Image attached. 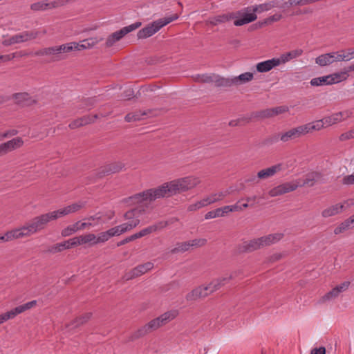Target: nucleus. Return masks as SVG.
Here are the masks:
<instances>
[{"instance_id": "obj_1", "label": "nucleus", "mask_w": 354, "mask_h": 354, "mask_svg": "<svg viewBox=\"0 0 354 354\" xmlns=\"http://www.w3.org/2000/svg\"><path fill=\"white\" fill-rule=\"evenodd\" d=\"M201 183L198 177L189 176L167 182L156 188L145 190L129 197L132 203L152 202L156 199L168 198L194 189Z\"/></svg>"}, {"instance_id": "obj_2", "label": "nucleus", "mask_w": 354, "mask_h": 354, "mask_svg": "<svg viewBox=\"0 0 354 354\" xmlns=\"http://www.w3.org/2000/svg\"><path fill=\"white\" fill-rule=\"evenodd\" d=\"M178 310L175 309L164 313L159 317L151 320L147 324L135 330L131 335L129 337L130 339L134 341L145 337L152 331L158 329L174 319L178 315Z\"/></svg>"}, {"instance_id": "obj_3", "label": "nucleus", "mask_w": 354, "mask_h": 354, "mask_svg": "<svg viewBox=\"0 0 354 354\" xmlns=\"http://www.w3.org/2000/svg\"><path fill=\"white\" fill-rule=\"evenodd\" d=\"M283 237L282 233H275L245 241L241 246L243 252H252L266 246L277 243Z\"/></svg>"}, {"instance_id": "obj_4", "label": "nucleus", "mask_w": 354, "mask_h": 354, "mask_svg": "<svg viewBox=\"0 0 354 354\" xmlns=\"http://www.w3.org/2000/svg\"><path fill=\"white\" fill-rule=\"evenodd\" d=\"M77 48L73 43H67L60 46L44 48L35 53L37 56L52 55V61L57 62L64 59L62 55L73 51Z\"/></svg>"}, {"instance_id": "obj_5", "label": "nucleus", "mask_w": 354, "mask_h": 354, "mask_svg": "<svg viewBox=\"0 0 354 354\" xmlns=\"http://www.w3.org/2000/svg\"><path fill=\"white\" fill-rule=\"evenodd\" d=\"M46 33L47 30L46 28L24 31L19 34L15 35L8 39H4L2 44L5 46H8L15 44L26 42L44 36Z\"/></svg>"}, {"instance_id": "obj_6", "label": "nucleus", "mask_w": 354, "mask_h": 354, "mask_svg": "<svg viewBox=\"0 0 354 354\" xmlns=\"http://www.w3.org/2000/svg\"><path fill=\"white\" fill-rule=\"evenodd\" d=\"M178 18V14H174L170 17L160 19L152 22L146 27L142 28L138 32V39H145L149 37L157 32L161 28L168 24L176 20Z\"/></svg>"}, {"instance_id": "obj_7", "label": "nucleus", "mask_w": 354, "mask_h": 354, "mask_svg": "<svg viewBox=\"0 0 354 354\" xmlns=\"http://www.w3.org/2000/svg\"><path fill=\"white\" fill-rule=\"evenodd\" d=\"M49 222L46 214L39 215L24 224L26 229L24 231L26 232L29 237L44 230Z\"/></svg>"}, {"instance_id": "obj_8", "label": "nucleus", "mask_w": 354, "mask_h": 354, "mask_svg": "<svg viewBox=\"0 0 354 354\" xmlns=\"http://www.w3.org/2000/svg\"><path fill=\"white\" fill-rule=\"evenodd\" d=\"M193 80L196 82L214 83L216 87H225V77L215 73L198 74L194 76Z\"/></svg>"}, {"instance_id": "obj_9", "label": "nucleus", "mask_w": 354, "mask_h": 354, "mask_svg": "<svg viewBox=\"0 0 354 354\" xmlns=\"http://www.w3.org/2000/svg\"><path fill=\"white\" fill-rule=\"evenodd\" d=\"M37 304L36 300H32L31 301L27 302L23 305L15 307V308L8 311L5 313L0 315V324L4 323L5 322L15 318L17 315L20 313L25 312L27 310H29Z\"/></svg>"}, {"instance_id": "obj_10", "label": "nucleus", "mask_w": 354, "mask_h": 354, "mask_svg": "<svg viewBox=\"0 0 354 354\" xmlns=\"http://www.w3.org/2000/svg\"><path fill=\"white\" fill-rule=\"evenodd\" d=\"M288 111L286 106H280L270 109H266L258 111L252 112V116L257 120H263L277 116Z\"/></svg>"}, {"instance_id": "obj_11", "label": "nucleus", "mask_w": 354, "mask_h": 354, "mask_svg": "<svg viewBox=\"0 0 354 354\" xmlns=\"http://www.w3.org/2000/svg\"><path fill=\"white\" fill-rule=\"evenodd\" d=\"M124 167L125 164L121 161H116L106 164L99 169L96 173V176L101 178L106 176L118 173L122 171Z\"/></svg>"}, {"instance_id": "obj_12", "label": "nucleus", "mask_w": 354, "mask_h": 354, "mask_svg": "<svg viewBox=\"0 0 354 354\" xmlns=\"http://www.w3.org/2000/svg\"><path fill=\"white\" fill-rule=\"evenodd\" d=\"M178 219L177 218H172L170 221H159L152 225H150L143 230H140L139 232L134 234L136 239H139L143 237L146 235L150 234L151 233L155 232L158 230H160L165 227H167L169 223H173L174 221H177Z\"/></svg>"}, {"instance_id": "obj_13", "label": "nucleus", "mask_w": 354, "mask_h": 354, "mask_svg": "<svg viewBox=\"0 0 354 354\" xmlns=\"http://www.w3.org/2000/svg\"><path fill=\"white\" fill-rule=\"evenodd\" d=\"M212 294L208 284L206 286H200L193 289L187 294L185 299L188 301H193L200 299H204Z\"/></svg>"}, {"instance_id": "obj_14", "label": "nucleus", "mask_w": 354, "mask_h": 354, "mask_svg": "<svg viewBox=\"0 0 354 354\" xmlns=\"http://www.w3.org/2000/svg\"><path fill=\"white\" fill-rule=\"evenodd\" d=\"M299 187V182H288L279 185L269 191V195L272 197L280 196L295 190Z\"/></svg>"}, {"instance_id": "obj_15", "label": "nucleus", "mask_w": 354, "mask_h": 354, "mask_svg": "<svg viewBox=\"0 0 354 354\" xmlns=\"http://www.w3.org/2000/svg\"><path fill=\"white\" fill-rule=\"evenodd\" d=\"M153 268V263L151 262H147L143 264L138 265L129 272L126 273L124 278L125 280H131L136 278L147 272L151 270Z\"/></svg>"}, {"instance_id": "obj_16", "label": "nucleus", "mask_w": 354, "mask_h": 354, "mask_svg": "<svg viewBox=\"0 0 354 354\" xmlns=\"http://www.w3.org/2000/svg\"><path fill=\"white\" fill-rule=\"evenodd\" d=\"M254 78V75L252 73L246 72L242 73L238 76H236L233 78H226L225 77V87H231L232 86H239L248 83L252 81Z\"/></svg>"}, {"instance_id": "obj_17", "label": "nucleus", "mask_w": 354, "mask_h": 354, "mask_svg": "<svg viewBox=\"0 0 354 354\" xmlns=\"http://www.w3.org/2000/svg\"><path fill=\"white\" fill-rule=\"evenodd\" d=\"M15 104L21 106H30L37 104V100L26 92L17 93L12 95Z\"/></svg>"}, {"instance_id": "obj_18", "label": "nucleus", "mask_w": 354, "mask_h": 354, "mask_svg": "<svg viewBox=\"0 0 354 354\" xmlns=\"http://www.w3.org/2000/svg\"><path fill=\"white\" fill-rule=\"evenodd\" d=\"M240 271H235L231 273L229 277H218L213 279L209 283H208L209 288L212 291V293L216 292L219 290L221 287L224 286L226 283H227L230 280L236 277Z\"/></svg>"}, {"instance_id": "obj_19", "label": "nucleus", "mask_w": 354, "mask_h": 354, "mask_svg": "<svg viewBox=\"0 0 354 354\" xmlns=\"http://www.w3.org/2000/svg\"><path fill=\"white\" fill-rule=\"evenodd\" d=\"M280 133L281 141L286 142L292 140L300 138L305 135L302 125L297 127L292 128L286 132H281Z\"/></svg>"}, {"instance_id": "obj_20", "label": "nucleus", "mask_w": 354, "mask_h": 354, "mask_svg": "<svg viewBox=\"0 0 354 354\" xmlns=\"http://www.w3.org/2000/svg\"><path fill=\"white\" fill-rule=\"evenodd\" d=\"M245 12H243V13L241 11H239L235 13L236 14L235 18L238 17L239 16L241 17V19H236L234 21V24L236 26H243L244 24H247L250 22H252L257 19V16L254 12L248 11L247 8L245 9Z\"/></svg>"}, {"instance_id": "obj_21", "label": "nucleus", "mask_w": 354, "mask_h": 354, "mask_svg": "<svg viewBox=\"0 0 354 354\" xmlns=\"http://www.w3.org/2000/svg\"><path fill=\"white\" fill-rule=\"evenodd\" d=\"M147 207L143 205H140L136 207L127 211L124 217L129 221H134L135 220H140V217L146 212Z\"/></svg>"}, {"instance_id": "obj_22", "label": "nucleus", "mask_w": 354, "mask_h": 354, "mask_svg": "<svg viewBox=\"0 0 354 354\" xmlns=\"http://www.w3.org/2000/svg\"><path fill=\"white\" fill-rule=\"evenodd\" d=\"M279 65V61L277 58H272L257 64V71L259 73H266L270 71L274 67Z\"/></svg>"}, {"instance_id": "obj_23", "label": "nucleus", "mask_w": 354, "mask_h": 354, "mask_svg": "<svg viewBox=\"0 0 354 354\" xmlns=\"http://www.w3.org/2000/svg\"><path fill=\"white\" fill-rule=\"evenodd\" d=\"M91 313H84L75 318L70 323L67 324L66 327L70 328H78L88 322L91 319Z\"/></svg>"}, {"instance_id": "obj_24", "label": "nucleus", "mask_w": 354, "mask_h": 354, "mask_svg": "<svg viewBox=\"0 0 354 354\" xmlns=\"http://www.w3.org/2000/svg\"><path fill=\"white\" fill-rule=\"evenodd\" d=\"M276 7H279L278 1H271L266 2V3H264L262 4L256 5L255 6H253L252 8L248 7L247 10L252 11L256 14V12L261 13V12H263L265 11H268V10H271L272 8H274Z\"/></svg>"}, {"instance_id": "obj_25", "label": "nucleus", "mask_w": 354, "mask_h": 354, "mask_svg": "<svg viewBox=\"0 0 354 354\" xmlns=\"http://www.w3.org/2000/svg\"><path fill=\"white\" fill-rule=\"evenodd\" d=\"M87 224L82 223L81 221H77L75 223L68 225L62 230L61 234L62 236H68L79 230H82L86 228Z\"/></svg>"}, {"instance_id": "obj_26", "label": "nucleus", "mask_w": 354, "mask_h": 354, "mask_svg": "<svg viewBox=\"0 0 354 354\" xmlns=\"http://www.w3.org/2000/svg\"><path fill=\"white\" fill-rule=\"evenodd\" d=\"M141 25H142L141 22L138 21V22L132 24L129 26H125V27L121 28L120 30L113 32V36L115 37V38H117V39L118 41H120L126 35L136 30L137 28L140 27Z\"/></svg>"}, {"instance_id": "obj_27", "label": "nucleus", "mask_w": 354, "mask_h": 354, "mask_svg": "<svg viewBox=\"0 0 354 354\" xmlns=\"http://www.w3.org/2000/svg\"><path fill=\"white\" fill-rule=\"evenodd\" d=\"M281 165L280 164L273 165L270 167L262 169L257 173L259 179H266L273 176L277 172L281 170Z\"/></svg>"}, {"instance_id": "obj_28", "label": "nucleus", "mask_w": 354, "mask_h": 354, "mask_svg": "<svg viewBox=\"0 0 354 354\" xmlns=\"http://www.w3.org/2000/svg\"><path fill=\"white\" fill-rule=\"evenodd\" d=\"M322 178V174L319 172H311L308 174L304 179L303 180L302 183H299V187H313L315 183Z\"/></svg>"}, {"instance_id": "obj_29", "label": "nucleus", "mask_w": 354, "mask_h": 354, "mask_svg": "<svg viewBox=\"0 0 354 354\" xmlns=\"http://www.w3.org/2000/svg\"><path fill=\"white\" fill-rule=\"evenodd\" d=\"M24 225L21 226L18 228H15L12 230L7 231L6 233L8 236L9 241H13L15 239H19L24 237H28V234L26 231H24L25 230Z\"/></svg>"}, {"instance_id": "obj_30", "label": "nucleus", "mask_w": 354, "mask_h": 354, "mask_svg": "<svg viewBox=\"0 0 354 354\" xmlns=\"http://www.w3.org/2000/svg\"><path fill=\"white\" fill-rule=\"evenodd\" d=\"M236 17V14L234 12L227 13L221 15L215 16L212 18H210L209 20V24L213 26H216L219 24L225 23L230 21L232 19Z\"/></svg>"}, {"instance_id": "obj_31", "label": "nucleus", "mask_w": 354, "mask_h": 354, "mask_svg": "<svg viewBox=\"0 0 354 354\" xmlns=\"http://www.w3.org/2000/svg\"><path fill=\"white\" fill-rule=\"evenodd\" d=\"M303 53L302 49H295L284 54H282L279 58H277L279 61V65L281 64H285L288 61L297 58L301 55Z\"/></svg>"}, {"instance_id": "obj_32", "label": "nucleus", "mask_w": 354, "mask_h": 354, "mask_svg": "<svg viewBox=\"0 0 354 354\" xmlns=\"http://www.w3.org/2000/svg\"><path fill=\"white\" fill-rule=\"evenodd\" d=\"M102 39H103L102 38L97 39L96 37L88 38L87 39L82 41V44H81L76 43V42H73L75 44V46H77V48H75L73 50V51L74 50L80 51L83 49H86L87 48L92 47V46H95V44H98Z\"/></svg>"}, {"instance_id": "obj_33", "label": "nucleus", "mask_w": 354, "mask_h": 354, "mask_svg": "<svg viewBox=\"0 0 354 354\" xmlns=\"http://www.w3.org/2000/svg\"><path fill=\"white\" fill-rule=\"evenodd\" d=\"M343 208L344 205L342 204L337 203L324 209L322 215L324 218L330 217L340 213Z\"/></svg>"}, {"instance_id": "obj_34", "label": "nucleus", "mask_w": 354, "mask_h": 354, "mask_svg": "<svg viewBox=\"0 0 354 354\" xmlns=\"http://www.w3.org/2000/svg\"><path fill=\"white\" fill-rule=\"evenodd\" d=\"M348 68L345 69L344 71H341L339 73H335L330 75H328L329 84H333L336 83H339L342 81L346 80L348 76Z\"/></svg>"}, {"instance_id": "obj_35", "label": "nucleus", "mask_w": 354, "mask_h": 354, "mask_svg": "<svg viewBox=\"0 0 354 354\" xmlns=\"http://www.w3.org/2000/svg\"><path fill=\"white\" fill-rule=\"evenodd\" d=\"M149 113H151L150 110L147 111L138 110L134 112L128 113L125 116L124 120L127 122L140 121L142 120L143 116L148 115Z\"/></svg>"}, {"instance_id": "obj_36", "label": "nucleus", "mask_w": 354, "mask_h": 354, "mask_svg": "<svg viewBox=\"0 0 354 354\" xmlns=\"http://www.w3.org/2000/svg\"><path fill=\"white\" fill-rule=\"evenodd\" d=\"M229 194L227 191L226 192H219L217 193H212L209 196H205L207 200V205H212L216 202L223 201L226 196Z\"/></svg>"}, {"instance_id": "obj_37", "label": "nucleus", "mask_w": 354, "mask_h": 354, "mask_svg": "<svg viewBox=\"0 0 354 354\" xmlns=\"http://www.w3.org/2000/svg\"><path fill=\"white\" fill-rule=\"evenodd\" d=\"M348 117L347 112H338L330 116L325 117L324 122L327 125H332L344 120V116Z\"/></svg>"}, {"instance_id": "obj_38", "label": "nucleus", "mask_w": 354, "mask_h": 354, "mask_svg": "<svg viewBox=\"0 0 354 354\" xmlns=\"http://www.w3.org/2000/svg\"><path fill=\"white\" fill-rule=\"evenodd\" d=\"M332 53L322 54L315 59V63L320 66H326L333 63Z\"/></svg>"}, {"instance_id": "obj_39", "label": "nucleus", "mask_w": 354, "mask_h": 354, "mask_svg": "<svg viewBox=\"0 0 354 354\" xmlns=\"http://www.w3.org/2000/svg\"><path fill=\"white\" fill-rule=\"evenodd\" d=\"M325 124L324 118L320 120H317L313 123L306 124L302 125L305 135L309 132H311L314 130H320L324 127V124Z\"/></svg>"}, {"instance_id": "obj_40", "label": "nucleus", "mask_w": 354, "mask_h": 354, "mask_svg": "<svg viewBox=\"0 0 354 354\" xmlns=\"http://www.w3.org/2000/svg\"><path fill=\"white\" fill-rule=\"evenodd\" d=\"M109 114H110V113H106V114L101 113L100 116L101 117H106ZM99 117H100V115H98V114L86 115H84L82 117H80V119L81 120V122L82 123V126H85V125H87V124H90L94 123L95 121L97 118H99Z\"/></svg>"}, {"instance_id": "obj_41", "label": "nucleus", "mask_w": 354, "mask_h": 354, "mask_svg": "<svg viewBox=\"0 0 354 354\" xmlns=\"http://www.w3.org/2000/svg\"><path fill=\"white\" fill-rule=\"evenodd\" d=\"M281 18L282 15L281 14L276 13L266 19H264L263 21H259L256 25L258 26L259 28H262L273 22L279 21Z\"/></svg>"}, {"instance_id": "obj_42", "label": "nucleus", "mask_w": 354, "mask_h": 354, "mask_svg": "<svg viewBox=\"0 0 354 354\" xmlns=\"http://www.w3.org/2000/svg\"><path fill=\"white\" fill-rule=\"evenodd\" d=\"M140 220H135L134 221H128L127 223L118 225L120 234L126 232L130 231L140 224Z\"/></svg>"}, {"instance_id": "obj_43", "label": "nucleus", "mask_w": 354, "mask_h": 354, "mask_svg": "<svg viewBox=\"0 0 354 354\" xmlns=\"http://www.w3.org/2000/svg\"><path fill=\"white\" fill-rule=\"evenodd\" d=\"M46 214L49 221L56 220L58 218L68 215L66 207H64V208H62V209H59L58 210L53 211L51 212L46 213Z\"/></svg>"}, {"instance_id": "obj_44", "label": "nucleus", "mask_w": 354, "mask_h": 354, "mask_svg": "<svg viewBox=\"0 0 354 354\" xmlns=\"http://www.w3.org/2000/svg\"><path fill=\"white\" fill-rule=\"evenodd\" d=\"M97 102L95 97H88L82 100L79 105V109H87L88 110L91 109Z\"/></svg>"}, {"instance_id": "obj_45", "label": "nucleus", "mask_w": 354, "mask_h": 354, "mask_svg": "<svg viewBox=\"0 0 354 354\" xmlns=\"http://www.w3.org/2000/svg\"><path fill=\"white\" fill-rule=\"evenodd\" d=\"M190 248V244L189 241L182 242V243H178L176 244V247L173 248L171 250V253L172 254H176L178 252H184Z\"/></svg>"}, {"instance_id": "obj_46", "label": "nucleus", "mask_w": 354, "mask_h": 354, "mask_svg": "<svg viewBox=\"0 0 354 354\" xmlns=\"http://www.w3.org/2000/svg\"><path fill=\"white\" fill-rule=\"evenodd\" d=\"M328 75L315 77L310 80V84L313 86H318L322 85H330L329 84Z\"/></svg>"}, {"instance_id": "obj_47", "label": "nucleus", "mask_w": 354, "mask_h": 354, "mask_svg": "<svg viewBox=\"0 0 354 354\" xmlns=\"http://www.w3.org/2000/svg\"><path fill=\"white\" fill-rule=\"evenodd\" d=\"M80 240L81 245L90 243L94 245V241H95V234L92 233L86 234L84 235L78 236Z\"/></svg>"}, {"instance_id": "obj_48", "label": "nucleus", "mask_w": 354, "mask_h": 354, "mask_svg": "<svg viewBox=\"0 0 354 354\" xmlns=\"http://www.w3.org/2000/svg\"><path fill=\"white\" fill-rule=\"evenodd\" d=\"M279 140H281L280 133H275L265 138L263 141V144L269 146L277 142Z\"/></svg>"}, {"instance_id": "obj_49", "label": "nucleus", "mask_w": 354, "mask_h": 354, "mask_svg": "<svg viewBox=\"0 0 354 354\" xmlns=\"http://www.w3.org/2000/svg\"><path fill=\"white\" fill-rule=\"evenodd\" d=\"M344 52H345L344 50H342L336 51V52H332V55H333V62H342V61L347 62L348 56H346Z\"/></svg>"}, {"instance_id": "obj_50", "label": "nucleus", "mask_w": 354, "mask_h": 354, "mask_svg": "<svg viewBox=\"0 0 354 354\" xmlns=\"http://www.w3.org/2000/svg\"><path fill=\"white\" fill-rule=\"evenodd\" d=\"M84 207V203H73L70 205H68L65 207L66 209L67 214H69L71 213L78 212L80 209H81Z\"/></svg>"}, {"instance_id": "obj_51", "label": "nucleus", "mask_w": 354, "mask_h": 354, "mask_svg": "<svg viewBox=\"0 0 354 354\" xmlns=\"http://www.w3.org/2000/svg\"><path fill=\"white\" fill-rule=\"evenodd\" d=\"M217 217H223L219 207L214 210L209 211L205 214V219L206 220Z\"/></svg>"}, {"instance_id": "obj_52", "label": "nucleus", "mask_w": 354, "mask_h": 354, "mask_svg": "<svg viewBox=\"0 0 354 354\" xmlns=\"http://www.w3.org/2000/svg\"><path fill=\"white\" fill-rule=\"evenodd\" d=\"M10 142L8 141L6 142L2 143L0 145V156H2L8 152L13 151Z\"/></svg>"}, {"instance_id": "obj_53", "label": "nucleus", "mask_w": 354, "mask_h": 354, "mask_svg": "<svg viewBox=\"0 0 354 354\" xmlns=\"http://www.w3.org/2000/svg\"><path fill=\"white\" fill-rule=\"evenodd\" d=\"M110 238L109 237L107 233L105 232H100L95 236V241H94V245L98 243H102L107 241Z\"/></svg>"}, {"instance_id": "obj_54", "label": "nucleus", "mask_w": 354, "mask_h": 354, "mask_svg": "<svg viewBox=\"0 0 354 354\" xmlns=\"http://www.w3.org/2000/svg\"><path fill=\"white\" fill-rule=\"evenodd\" d=\"M339 295V293L337 292L335 288H333L330 291L327 292L325 295H324L322 298V301H326L330 299H335Z\"/></svg>"}, {"instance_id": "obj_55", "label": "nucleus", "mask_w": 354, "mask_h": 354, "mask_svg": "<svg viewBox=\"0 0 354 354\" xmlns=\"http://www.w3.org/2000/svg\"><path fill=\"white\" fill-rule=\"evenodd\" d=\"M84 220H86L87 222H82V223L87 224L86 228H89L91 226H93L94 224L93 223V221H98L101 220V216L99 215V214H96L94 216H89Z\"/></svg>"}, {"instance_id": "obj_56", "label": "nucleus", "mask_w": 354, "mask_h": 354, "mask_svg": "<svg viewBox=\"0 0 354 354\" xmlns=\"http://www.w3.org/2000/svg\"><path fill=\"white\" fill-rule=\"evenodd\" d=\"M350 225L344 221L334 230L335 234H341L349 228Z\"/></svg>"}, {"instance_id": "obj_57", "label": "nucleus", "mask_w": 354, "mask_h": 354, "mask_svg": "<svg viewBox=\"0 0 354 354\" xmlns=\"http://www.w3.org/2000/svg\"><path fill=\"white\" fill-rule=\"evenodd\" d=\"M191 247H201L207 243L205 239H196L192 241H189Z\"/></svg>"}, {"instance_id": "obj_58", "label": "nucleus", "mask_w": 354, "mask_h": 354, "mask_svg": "<svg viewBox=\"0 0 354 354\" xmlns=\"http://www.w3.org/2000/svg\"><path fill=\"white\" fill-rule=\"evenodd\" d=\"M9 142H10V144H11L12 148L14 149V150L16 149L20 148L24 145V141H23L22 138L20 137H17L15 138H13V139L9 140Z\"/></svg>"}, {"instance_id": "obj_59", "label": "nucleus", "mask_w": 354, "mask_h": 354, "mask_svg": "<svg viewBox=\"0 0 354 354\" xmlns=\"http://www.w3.org/2000/svg\"><path fill=\"white\" fill-rule=\"evenodd\" d=\"M63 250V245H62L61 243H59L50 247L46 252L52 254H55L57 252H60Z\"/></svg>"}, {"instance_id": "obj_60", "label": "nucleus", "mask_w": 354, "mask_h": 354, "mask_svg": "<svg viewBox=\"0 0 354 354\" xmlns=\"http://www.w3.org/2000/svg\"><path fill=\"white\" fill-rule=\"evenodd\" d=\"M252 119H255V117H252L251 113L249 115L241 117L237 120L239 121V125H245L250 123Z\"/></svg>"}, {"instance_id": "obj_61", "label": "nucleus", "mask_w": 354, "mask_h": 354, "mask_svg": "<svg viewBox=\"0 0 354 354\" xmlns=\"http://www.w3.org/2000/svg\"><path fill=\"white\" fill-rule=\"evenodd\" d=\"M350 283V281H344L341 284L335 286V288H336L337 292L339 295L341 292L346 290L348 288Z\"/></svg>"}, {"instance_id": "obj_62", "label": "nucleus", "mask_w": 354, "mask_h": 354, "mask_svg": "<svg viewBox=\"0 0 354 354\" xmlns=\"http://www.w3.org/2000/svg\"><path fill=\"white\" fill-rule=\"evenodd\" d=\"M117 41H118V40L117 39V38H115V37L113 36V33H112L106 39V44H105L106 47H107V48L111 47Z\"/></svg>"}, {"instance_id": "obj_63", "label": "nucleus", "mask_w": 354, "mask_h": 354, "mask_svg": "<svg viewBox=\"0 0 354 354\" xmlns=\"http://www.w3.org/2000/svg\"><path fill=\"white\" fill-rule=\"evenodd\" d=\"M81 127H83V126H82V123L81 122L80 118L73 120L68 125V127L71 129H75L80 128Z\"/></svg>"}, {"instance_id": "obj_64", "label": "nucleus", "mask_w": 354, "mask_h": 354, "mask_svg": "<svg viewBox=\"0 0 354 354\" xmlns=\"http://www.w3.org/2000/svg\"><path fill=\"white\" fill-rule=\"evenodd\" d=\"M342 183L344 185H353L354 184V174L346 176L342 178Z\"/></svg>"}]
</instances>
